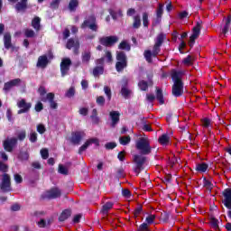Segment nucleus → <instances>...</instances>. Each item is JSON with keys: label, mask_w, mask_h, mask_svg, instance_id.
Listing matches in <instances>:
<instances>
[{"label": "nucleus", "mask_w": 231, "mask_h": 231, "mask_svg": "<svg viewBox=\"0 0 231 231\" xmlns=\"http://www.w3.org/2000/svg\"><path fill=\"white\" fill-rule=\"evenodd\" d=\"M146 77H147V80L146 81L147 83H149V86H152L153 82H152V77H154V74H152V72H148L146 74Z\"/></svg>", "instance_id": "680f3d73"}, {"label": "nucleus", "mask_w": 231, "mask_h": 231, "mask_svg": "<svg viewBox=\"0 0 231 231\" xmlns=\"http://www.w3.org/2000/svg\"><path fill=\"white\" fill-rule=\"evenodd\" d=\"M71 214H72L71 209L69 208L64 209L59 217V221L60 223H64V221L71 217Z\"/></svg>", "instance_id": "aec40b11"}, {"label": "nucleus", "mask_w": 231, "mask_h": 231, "mask_svg": "<svg viewBox=\"0 0 231 231\" xmlns=\"http://www.w3.org/2000/svg\"><path fill=\"white\" fill-rule=\"evenodd\" d=\"M96 104H97V106H99L100 107H104V106H106V97H104L103 96H98L96 98Z\"/></svg>", "instance_id": "a19ab883"}, {"label": "nucleus", "mask_w": 231, "mask_h": 231, "mask_svg": "<svg viewBox=\"0 0 231 231\" xmlns=\"http://www.w3.org/2000/svg\"><path fill=\"white\" fill-rule=\"evenodd\" d=\"M116 69L117 73H122L125 68H127V55L124 51L116 52Z\"/></svg>", "instance_id": "39448f33"}, {"label": "nucleus", "mask_w": 231, "mask_h": 231, "mask_svg": "<svg viewBox=\"0 0 231 231\" xmlns=\"http://www.w3.org/2000/svg\"><path fill=\"white\" fill-rule=\"evenodd\" d=\"M135 148L139 151L140 154L134 155V163L133 167L134 172L136 176H140V172L143 171L145 162H147L148 154L152 152V147L151 146V142L145 137L139 138L135 143Z\"/></svg>", "instance_id": "f257e3e1"}, {"label": "nucleus", "mask_w": 231, "mask_h": 231, "mask_svg": "<svg viewBox=\"0 0 231 231\" xmlns=\"http://www.w3.org/2000/svg\"><path fill=\"white\" fill-rule=\"evenodd\" d=\"M192 34L189 36V46L190 48H194V44H196V39L199 37V31L198 29H195V31H192Z\"/></svg>", "instance_id": "412c9836"}, {"label": "nucleus", "mask_w": 231, "mask_h": 231, "mask_svg": "<svg viewBox=\"0 0 231 231\" xmlns=\"http://www.w3.org/2000/svg\"><path fill=\"white\" fill-rule=\"evenodd\" d=\"M34 109H35V111H36L37 113H41V111H42V109H44V105H42V104L41 103V101H39V102L35 105Z\"/></svg>", "instance_id": "052dcab7"}, {"label": "nucleus", "mask_w": 231, "mask_h": 231, "mask_svg": "<svg viewBox=\"0 0 231 231\" xmlns=\"http://www.w3.org/2000/svg\"><path fill=\"white\" fill-rule=\"evenodd\" d=\"M113 205H115L113 202H106L105 205H103L101 208V214H104V216L109 214V210L113 208Z\"/></svg>", "instance_id": "c85d7f7f"}, {"label": "nucleus", "mask_w": 231, "mask_h": 231, "mask_svg": "<svg viewBox=\"0 0 231 231\" xmlns=\"http://www.w3.org/2000/svg\"><path fill=\"white\" fill-rule=\"evenodd\" d=\"M172 120H174L175 122H179L178 116H172V114H167L166 121L168 122V124H172Z\"/></svg>", "instance_id": "49530a36"}, {"label": "nucleus", "mask_w": 231, "mask_h": 231, "mask_svg": "<svg viewBox=\"0 0 231 231\" xmlns=\"http://www.w3.org/2000/svg\"><path fill=\"white\" fill-rule=\"evenodd\" d=\"M24 35L28 39H32V38L35 37V31L32 30V29H25L24 30Z\"/></svg>", "instance_id": "c03bdc74"}, {"label": "nucleus", "mask_w": 231, "mask_h": 231, "mask_svg": "<svg viewBox=\"0 0 231 231\" xmlns=\"http://www.w3.org/2000/svg\"><path fill=\"white\" fill-rule=\"evenodd\" d=\"M0 189L2 192L12 191V179L8 173L3 174L2 181L0 183Z\"/></svg>", "instance_id": "6e6552de"}, {"label": "nucleus", "mask_w": 231, "mask_h": 231, "mask_svg": "<svg viewBox=\"0 0 231 231\" xmlns=\"http://www.w3.org/2000/svg\"><path fill=\"white\" fill-rule=\"evenodd\" d=\"M68 8L69 12H77V8H79V0H69Z\"/></svg>", "instance_id": "c756f323"}, {"label": "nucleus", "mask_w": 231, "mask_h": 231, "mask_svg": "<svg viewBox=\"0 0 231 231\" xmlns=\"http://www.w3.org/2000/svg\"><path fill=\"white\" fill-rule=\"evenodd\" d=\"M42 102H49L51 109H58L59 104L55 101V93H47L46 97H41Z\"/></svg>", "instance_id": "9d476101"}, {"label": "nucleus", "mask_w": 231, "mask_h": 231, "mask_svg": "<svg viewBox=\"0 0 231 231\" xmlns=\"http://www.w3.org/2000/svg\"><path fill=\"white\" fill-rule=\"evenodd\" d=\"M94 77H98V75H104V67L103 66H97L93 69Z\"/></svg>", "instance_id": "4c0bfd02"}, {"label": "nucleus", "mask_w": 231, "mask_h": 231, "mask_svg": "<svg viewBox=\"0 0 231 231\" xmlns=\"http://www.w3.org/2000/svg\"><path fill=\"white\" fill-rule=\"evenodd\" d=\"M142 26V20L140 19V15H135L134 17L133 28L138 30Z\"/></svg>", "instance_id": "c9c22d12"}, {"label": "nucleus", "mask_w": 231, "mask_h": 231, "mask_svg": "<svg viewBox=\"0 0 231 231\" xmlns=\"http://www.w3.org/2000/svg\"><path fill=\"white\" fill-rule=\"evenodd\" d=\"M118 49L125 50V51H131V45L127 42L123 41L119 43Z\"/></svg>", "instance_id": "e433bc0d"}, {"label": "nucleus", "mask_w": 231, "mask_h": 231, "mask_svg": "<svg viewBox=\"0 0 231 231\" xmlns=\"http://www.w3.org/2000/svg\"><path fill=\"white\" fill-rule=\"evenodd\" d=\"M61 194L62 192L59 189V188H52L47 192V199H57V198H60Z\"/></svg>", "instance_id": "dca6fc26"}, {"label": "nucleus", "mask_w": 231, "mask_h": 231, "mask_svg": "<svg viewBox=\"0 0 231 231\" xmlns=\"http://www.w3.org/2000/svg\"><path fill=\"white\" fill-rule=\"evenodd\" d=\"M169 217H171V216L167 212L162 213L161 216V219H162V223H168Z\"/></svg>", "instance_id": "bf43d9fd"}, {"label": "nucleus", "mask_w": 231, "mask_h": 231, "mask_svg": "<svg viewBox=\"0 0 231 231\" xmlns=\"http://www.w3.org/2000/svg\"><path fill=\"white\" fill-rule=\"evenodd\" d=\"M60 5V0H52L50 5V8L51 10H59V6Z\"/></svg>", "instance_id": "37998d69"}, {"label": "nucleus", "mask_w": 231, "mask_h": 231, "mask_svg": "<svg viewBox=\"0 0 231 231\" xmlns=\"http://www.w3.org/2000/svg\"><path fill=\"white\" fill-rule=\"evenodd\" d=\"M143 210V208L142 207V205H139L137 208H135V209L134 210V217H138V216H140V214H142V211Z\"/></svg>", "instance_id": "603ef678"}, {"label": "nucleus", "mask_w": 231, "mask_h": 231, "mask_svg": "<svg viewBox=\"0 0 231 231\" xmlns=\"http://www.w3.org/2000/svg\"><path fill=\"white\" fill-rule=\"evenodd\" d=\"M81 60L83 63L88 64L89 60H91V52L89 51L83 52L81 56Z\"/></svg>", "instance_id": "72a5a7b5"}, {"label": "nucleus", "mask_w": 231, "mask_h": 231, "mask_svg": "<svg viewBox=\"0 0 231 231\" xmlns=\"http://www.w3.org/2000/svg\"><path fill=\"white\" fill-rule=\"evenodd\" d=\"M165 39H167V35H165V33L163 32L159 33L154 40L155 43L152 47V51L151 50L144 51L143 57L145 60L149 62V64L152 62V57L156 58L158 57V55H160V51H162V45L165 42Z\"/></svg>", "instance_id": "f03ea898"}, {"label": "nucleus", "mask_w": 231, "mask_h": 231, "mask_svg": "<svg viewBox=\"0 0 231 231\" xmlns=\"http://www.w3.org/2000/svg\"><path fill=\"white\" fill-rule=\"evenodd\" d=\"M4 44H5V50H10V48H13V46H12V34H10V32H6L4 35Z\"/></svg>", "instance_id": "5701e85b"}, {"label": "nucleus", "mask_w": 231, "mask_h": 231, "mask_svg": "<svg viewBox=\"0 0 231 231\" xmlns=\"http://www.w3.org/2000/svg\"><path fill=\"white\" fill-rule=\"evenodd\" d=\"M149 83L145 80H140L138 82V88L139 89H141V91H147V89H149Z\"/></svg>", "instance_id": "f704fd0d"}, {"label": "nucleus", "mask_w": 231, "mask_h": 231, "mask_svg": "<svg viewBox=\"0 0 231 231\" xmlns=\"http://www.w3.org/2000/svg\"><path fill=\"white\" fill-rule=\"evenodd\" d=\"M89 142L86 141V143L81 145L79 149V154H82V152H84V151H86V149H88V147H89Z\"/></svg>", "instance_id": "4d7b16f0"}, {"label": "nucleus", "mask_w": 231, "mask_h": 231, "mask_svg": "<svg viewBox=\"0 0 231 231\" xmlns=\"http://www.w3.org/2000/svg\"><path fill=\"white\" fill-rule=\"evenodd\" d=\"M123 97L125 98V100L131 98V95H133V90L129 89V88H121L120 91Z\"/></svg>", "instance_id": "bb28decb"}, {"label": "nucleus", "mask_w": 231, "mask_h": 231, "mask_svg": "<svg viewBox=\"0 0 231 231\" xmlns=\"http://www.w3.org/2000/svg\"><path fill=\"white\" fill-rule=\"evenodd\" d=\"M37 132L40 134H44V133H46V126H44V125L40 124L37 125Z\"/></svg>", "instance_id": "13d9d810"}, {"label": "nucleus", "mask_w": 231, "mask_h": 231, "mask_svg": "<svg viewBox=\"0 0 231 231\" xmlns=\"http://www.w3.org/2000/svg\"><path fill=\"white\" fill-rule=\"evenodd\" d=\"M86 136V133L82 131H76L71 134L70 142L73 145H79L82 142V138Z\"/></svg>", "instance_id": "2eb2a0df"}, {"label": "nucleus", "mask_w": 231, "mask_h": 231, "mask_svg": "<svg viewBox=\"0 0 231 231\" xmlns=\"http://www.w3.org/2000/svg\"><path fill=\"white\" fill-rule=\"evenodd\" d=\"M29 140L32 143H35V142H37V133H31Z\"/></svg>", "instance_id": "e2e57ef3"}, {"label": "nucleus", "mask_w": 231, "mask_h": 231, "mask_svg": "<svg viewBox=\"0 0 231 231\" xmlns=\"http://www.w3.org/2000/svg\"><path fill=\"white\" fill-rule=\"evenodd\" d=\"M195 171L197 172H205L206 171H208V164L206 162H201L196 165Z\"/></svg>", "instance_id": "7c9ffc66"}, {"label": "nucleus", "mask_w": 231, "mask_h": 231, "mask_svg": "<svg viewBox=\"0 0 231 231\" xmlns=\"http://www.w3.org/2000/svg\"><path fill=\"white\" fill-rule=\"evenodd\" d=\"M163 15V5L159 4V6L156 10V23H160L162 21V16Z\"/></svg>", "instance_id": "2f4dec72"}, {"label": "nucleus", "mask_w": 231, "mask_h": 231, "mask_svg": "<svg viewBox=\"0 0 231 231\" xmlns=\"http://www.w3.org/2000/svg\"><path fill=\"white\" fill-rule=\"evenodd\" d=\"M154 219H156V215H149L146 217L145 222L139 226L137 231H150L149 225H152Z\"/></svg>", "instance_id": "4468645a"}, {"label": "nucleus", "mask_w": 231, "mask_h": 231, "mask_svg": "<svg viewBox=\"0 0 231 231\" xmlns=\"http://www.w3.org/2000/svg\"><path fill=\"white\" fill-rule=\"evenodd\" d=\"M0 171L1 172H4V174H6V172H8V165L1 161H0Z\"/></svg>", "instance_id": "6e6d98bb"}, {"label": "nucleus", "mask_w": 231, "mask_h": 231, "mask_svg": "<svg viewBox=\"0 0 231 231\" xmlns=\"http://www.w3.org/2000/svg\"><path fill=\"white\" fill-rule=\"evenodd\" d=\"M37 225L40 228H46V220L41 218L40 221L37 222Z\"/></svg>", "instance_id": "338daca9"}, {"label": "nucleus", "mask_w": 231, "mask_h": 231, "mask_svg": "<svg viewBox=\"0 0 231 231\" xmlns=\"http://www.w3.org/2000/svg\"><path fill=\"white\" fill-rule=\"evenodd\" d=\"M104 91H105V95L106 96V98L108 100V102H111V98L113 97V94L111 92V88L105 86L104 87Z\"/></svg>", "instance_id": "79ce46f5"}, {"label": "nucleus", "mask_w": 231, "mask_h": 231, "mask_svg": "<svg viewBox=\"0 0 231 231\" xmlns=\"http://www.w3.org/2000/svg\"><path fill=\"white\" fill-rule=\"evenodd\" d=\"M209 225L214 230H219V220L216 217H209Z\"/></svg>", "instance_id": "cd10ccee"}, {"label": "nucleus", "mask_w": 231, "mask_h": 231, "mask_svg": "<svg viewBox=\"0 0 231 231\" xmlns=\"http://www.w3.org/2000/svg\"><path fill=\"white\" fill-rule=\"evenodd\" d=\"M21 84V79H12L4 85V91H10L12 88H14V86H19Z\"/></svg>", "instance_id": "f3484780"}, {"label": "nucleus", "mask_w": 231, "mask_h": 231, "mask_svg": "<svg viewBox=\"0 0 231 231\" xmlns=\"http://www.w3.org/2000/svg\"><path fill=\"white\" fill-rule=\"evenodd\" d=\"M116 147V143H115V142L106 143L105 144V148L106 149V151H111V150L115 149Z\"/></svg>", "instance_id": "864d4df0"}, {"label": "nucleus", "mask_w": 231, "mask_h": 231, "mask_svg": "<svg viewBox=\"0 0 231 231\" xmlns=\"http://www.w3.org/2000/svg\"><path fill=\"white\" fill-rule=\"evenodd\" d=\"M71 59L69 58H64L61 60L60 62V73L61 77H66L68 75V72L69 71V68H71Z\"/></svg>", "instance_id": "9b49d317"}, {"label": "nucleus", "mask_w": 231, "mask_h": 231, "mask_svg": "<svg viewBox=\"0 0 231 231\" xmlns=\"http://www.w3.org/2000/svg\"><path fill=\"white\" fill-rule=\"evenodd\" d=\"M32 26L36 32H41V18L39 16H35L32 20Z\"/></svg>", "instance_id": "a878e982"}, {"label": "nucleus", "mask_w": 231, "mask_h": 231, "mask_svg": "<svg viewBox=\"0 0 231 231\" xmlns=\"http://www.w3.org/2000/svg\"><path fill=\"white\" fill-rule=\"evenodd\" d=\"M77 44H80L79 38H76V39L70 38L67 42L66 48L67 50H71V48L77 47Z\"/></svg>", "instance_id": "b1692460"}, {"label": "nucleus", "mask_w": 231, "mask_h": 231, "mask_svg": "<svg viewBox=\"0 0 231 231\" xmlns=\"http://www.w3.org/2000/svg\"><path fill=\"white\" fill-rule=\"evenodd\" d=\"M15 145H17V138L15 137L5 139L3 143V147L7 152H12Z\"/></svg>", "instance_id": "f8f14e48"}, {"label": "nucleus", "mask_w": 231, "mask_h": 231, "mask_svg": "<svg viewBox=\"0 0 231 231\" xmlns=\"http://www.w3.org/2000/svg\"><path fill=\"white\" fill-rule=\"evenodd\" d=\"M122 196H124V198H131V190L127 189H122Z\"/></svg>", "instance_id": "0e129e2a"}, {"label": "nucleus", "mask_w": 231, "mask_h": 231, "mask_svg": "<svg viewBox=\"0 0 231 231\" xmlns=\"http://www.w3.org/2000/svg\"><path fill=\"white\" fill-rule=\"evenodd\" d=\"M40 152L42 160H48V158L50 157V152L46 148L42 149Z\"/></svg>", "instance_id": "09e8293b"}, {"label": "nucleus", "mask_w": 231, "mask_h": 231, "mask_svg": "<svg viewBox=\"0 0 231 231\" xmlns=\"http://www.w3.org/2000/svg\"><path fill=\"white\" fill-rule=\"evenodd\" d=\"M81 30L88 28L91 32H98V23H97V16L92 14L85 18L80 25Z\"/></svg>", "instance_id": "20e7f679"}, {"label": "nucleus", "mask_w": 231, "mask_h": 231, "mask_svg": "<svg viewBox=\"0 0 231 231\" xmlns=\"http://www.w3.org/2000/svg\"><path fill=\"white\" fill-rule=\"evenodd\" d=\"M222 196L224 197L222 203L226 208L228 209L227 217L231 219V188L225 189L222 192Z\"/></svg>", "instance_id": "423d86ee"}, {"label": "nucleus", "mask_w": 231, "mask_h": 231, "mask_svg": "<svg viewBox=\"0 0 231 231\" xmlns=\"http://www.w3.org/2000/svg\"><path fill=\"white\" fill-rule=\"evenodd\" d=\"M38 93L42 98H44V95H46V88L44 86H40L38 88Z\"/></svg>", "instance_id": "5fc2aeb1"}, {"label": "nucleus", "mask_w": 231, "mask_h": 231, "mask_svg": "<svg viewBox=\"0 0 231 231\" xmlns=\"http://www.w3.org/2000/svg\"><path fill=\"white\" fill-rule=\"evenodd\" d=\"M17 107H19L17 115H23L24 113L30 112V109H32V103L26 102V99H21L17 102Z\"/></svg>", "instance_id": "1a4fd4ad"}, {"label": "nucleus", "mask_w": 231, "mask_h": 231, "mask_svg": "<svg viewBox=\"0 0 231 231\" xmlns=\"http://www.w3.org/2000/svg\"><path fill=\"white\" fill-rule=\"evenodd\" d=\"M158 142L161 145H169V143H171V137L169 134H163L159 137Z\"/></svg>", "instance_id": "393cba45"}, {"label": "nucleus", "mask_w": 231, "mask_h": 231, "mask_svg": "<svg viewBox=\"0 0 231 231\" xmlns=\"http://www.w3.org/2000/svg\"><path fill=\"white\" fill-rule=\"evenodd\" d=\"M58 172L60 174H63L64 176H68V168H66L64 165L60 164Z\"/></svg>", "instance_id": "8fccbe9b"}, {"label": "nucleus", "mask_w": 231, "mask_h": 231, "mask_svg": "<svg viewBox=\"0 0 231 231\" xmlns=\"http://www.w3.org/2000/svg\"><path fill=\"white\" fill-rule=\"evenodd\" d=\"M50 64V60H48V56L42 55L38 58V61L36 63L37 68H46Z\"/></svg>", "instance_id": "a211bd4d"}, {"label": "nucleus", "mask_w": 231, "mask_h": 231, "mask_svg": "<svg viewBox=\"0 0 231 231\" xmlns=\"http://www.w3.org/2000/svg\"><path fill=\"white\" fill-rule=\"evenodd\" d=\"M118 42V36H104L99 38V43L106 48H111Z\"/></svg>", "instance_id": "0eeeda50"}, {"label": "nucleus", "mask_w": 231, "mask_h": 231, "mask_svg": "<svg viewBox=\"0 0 231 231\" xmlns=\"http://www.w3.org/2000/svg\"><path fill=\"white\" fill-rule=\"evenodd\" d=\"M155 95H156L155 97L156 100H158L161 106H163V104H165V99L163 97V90L162 88H156Z\"/></svg>", "instance_id": "4be33fe9"}, {"label": "nucleus", "mask_w": 231, "mask_h": 231, "mask_svg": "<svg viewBox=\"0 0 231 231\" xmlns=\"http://www.w3.org/2000/svg\"><path fill=\"white\" fill-rule=\"evenodd\" d=\"M9 3H17L19 0H8ZM14 9L17 12V14L21 12H26L28 9V0H21V2H18L14 5Z\"/></svg>", "instance_id": "ddd939ff"}, {"label": "nucleus", "mask_w": 231, "mask_h": 231, "mask_svg": "<svg viewBox=\"0 0 231 231\" xmlns=\"http://www.w3.org/2000/svg\"><path fill=\"white\" fill-rule=\"evenodd\" d=\"M181 77H183V72L176 69L171 70V79L173 81L171 95L176 98L183 97V80H181Z\"/></svg>", "instance_id": "7ed1b4c3"}, {"label": "nucleus", "mask_w": 231, "mask_h": 231, "mask_svg": "<svg viewBox=\"0 0 231 231\" xmlns=\"http://www.w3.org/2000/svg\"><path fill=\"white\" fill-rule=\"evenodd\" d=\"M129 86V79L127 78H123L121 80V88H127Z\"/></svg>", "instance_id": "69168bd1"}, {"label": "nucleus", "mask_w": 231, "mask_h": 231, "mask_svg": "<svg viewBox=\"0 0 231 231\" xmlns=\"http://www.w3.org/2000/svg\"><path fill=\"white\" fill-rule=\"evenodd\" d=\"M18 159L21 160V162H28L30 154L27 152H21L18 155Z\"/></svg>", "instance_id": "58836bf2"}, {"label": "nucleus", "mask_w": 231, "mask_h": 231, "mask_svg": "<svg viewBox=\"0 0 231 231\" xmlns=\"http://www.w3.org/2000/svg\"><path fill=\"white\" fill-rule=\"evenodd\" d=\"M119 143H121V145H127L128 143H131V136L127 135L120 137Z\"/></svg>", "instance_id": "ea45409f"}, {"label": "nucleus", "mask_w": 231, "mask_h": 231, "mask_svg": "<svg viewBox=\"0 0 231 231\" xmlns=\"http://www.w3.org/2000/svg\"><path fill=\"white\" fill-rule=\"evenodd\" d=\"M65 97H67V98H72V97H75V87H70L66 92Z\"/></svg>", "instance_id": "de8ad7c7"}, {"label": "nucleus", "mask_w": 231, "mask_h": 231, "mask_svg": "<svg viewBox=\"0 0 231 231\" xmlns=\"http://www.w3.org/2000/svg\"><path fill=\"white\" fill-rule=\"evenodd\" d=\"M110 118L112 120L111 126L116 127V125L120 122V113L118 111H111Z\"/></svg>", "instance_id": "6ab92c4d"}, {"label": "nucleus", "mask_w": 231, "mask_h": 231, "mask_svg": "<svg viewBox=\"0 0 231 231\" xmlns=\"http://www.w3.org/2000/svg\"><path fill=\"white\" fill-rule=\"evenodd\" d=\"M143 24L144 28H149V14L147 13L143 14Z\"/></svg>", "instance_id": "a18cd8bd"}, {"label": "nucleus", "mask_w": 231, "mask_h": 231, "mask_svg": "<svg viewBox=\"0 0 231 231\" xmlns=\"http://www.w3.org/2000/svg\"><path fill=\"white\" fill-rule=\"evenodd\" d=\"M230 24H231V15H228L226 19V23L224 25V28L222 29V33H224V35H226V33H228V30H230Z\"/></svg>", "instance_id": "473e14b6"}, {"label": "nucleus", "mask_w": 231, "mask_h": 231, "mask_svg": "<svg viewBox=\"0 0 231 231\" xmlns=\"http://www.w3.org/2000/svg\"><path fill=\"white\" fill-rule=\"evenodd\" d=\"M14 181L15 183H21L23 181V177L18 173L14 174Z\"/></svg>", "instance_id": "774afa93"}, {"label": "nucleus", "mask_w": 231, "mask_h": 231, "mask_svg": "<svg viewBox=\"0 0 231 231\" xmlns=\"http://www.w3.org/2000/svg\"><path fill=\"white\" fill-rule=\"evenodd\" d=\"M204 187H206L208 190H212V189H214V184H212L210 180L204 179Z\"/></svg>", "instance_id": "3c124183"}]
</instances>
